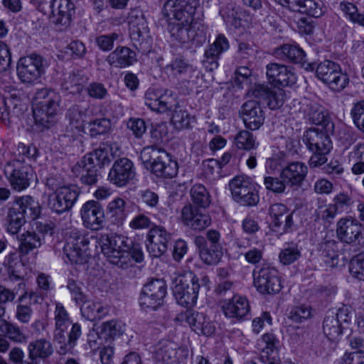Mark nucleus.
Wrapping results in <instances>:
<instances>
[{"mask_svg":"<svg viewBox=\"0 0 364 364\" xmlns=\"http://www.w3.org/2000/svg\"><path fill=\"white\" fill-rule=\"evenodd\" d=\"M82 316L89 321L101 319L108 310L99 303L85 301L80 308Z\"/></svg>","mask_w":364,"mask_h":364,"instance_id":"nucleus-44","label":"nucleus"},{"mask_svg":"<svg viewBox=\"0 0 364 364\" xmlns=\"http://www.w3.org/2000/svg\"><path fill=\"white\" fill-rule=\"evenodd\" d=\"M54 315V340L60 345L58 353L65 355L75 346L82 334L81 326L77 323H72L68 311L60 303L55 304Z\"/></svg>","mask_w":364,"mask_h":364,"instance_id":"nucleus-2","label":"nucleus"},{"mask_svg":"<svg viewBox=\"0 0 364 364\" xmlns=\"http://www.w3.org/2000/svg\"><path fill=\"white\" fill-rule=\"evenodd\" d=\"M286 183L282 178L272 176H266L264 178V186L265 188L274 193H282L285 191Z\"/></svg>","mask_w":364,"mask_h":364,"instance_id":"nucleus-63","label":"nucleus"},{"mask_svg":"<svg viewBox=\"0 0 364 364\" xmlns=\"http://www.w3.org/2000/svg\"><path fill=\"white\" fill-rule=\"evenodd\" d=\"M153 165L150 171L155 174L157 177L171 178L177 175L178 173V163L170 159L169 155L164 151L162 156Z\"/></svg>","mask_w":364,"mask_h":364,"instance_id":"nucleus-31","label":"nucleus"},{"mask_svg":"<svg viewBox=\"0 0 364 364\" xmlns=\"http://www.w3.org/2000/svg\"><path fill=\"white\" fill-rule=\"evenodd\" d=\"M164 150L159 149L156 146H149L143 148L140 154V159L146 167V168L150 170L153 165L162 156V153H164Z\"/></svg>","mask_w":364,"mask_h":364,"instance_id":"nucleus-47","label":"nucleus"},{"mask_svg":"<svg viewBox=\"0 0 364 364\" xmlns=\"http://www.w3.org/2000/svg\"><path fill=\"white\" fill-rule=\"evenodd\" d=\"M145 104L151 110L164 113L172 110L173 107L177 105V98L172 92L157 97L153 90H148L145 95Z\"/></svg>","mask_w":364,"mask_h":364,"instance_id":"nucleus-25","label":"nucleus"},{"mask_svg":"<svg viewBox=\"0 0 364 364\" xmlns=\"http://www.w3.org/2000/svg\"><path fill=\"white\" fill-rule=\"evenodd\" d=\"M338 238L348 244L358 243L363 238V228L356 219L352 218H341L336 225Z\"/></svg>","mask_w":364,"mask_h":364,"instance_id":"nucleus-16","label":"nucleus"},{"mask_svg":"<svg viewBox=\"0 0 364 364\" xmlns=\"http://www.w3.org/2000/svg\"><path fill=\"white\" fill-rule=\"evenodd\" d=\"M46 60L37 53L21 58L17 63V75L24 83L36 81L45 73Z\"/></svg>","mask_w":364,"mask_h":364,"instance_id":"nucleus-7","label":"nucleus"},{"mask_svg":"<svg viewBox=\"0 0 364 364\" xmlns=\"http://www.w3.org/2000/svg\"><path fill=\"white\" fill-rule=\"evenodd\" d=\"M171 38L181 44L192 42L201 45L205 41V33L203 26L196 22H172L168 26Z\"/></svg>","mask_w":364,"mask_h":364,"instance_id":"nucleus-5","label":"nucleus"},{"mask_svg":"<svg viewBox=\"0 0 364 364\" xmlns=\"http://www.w3.org/2000/svg\"><path fill=\"white\" fill-rule=\"evenodd\" d=\"M7 230L11 234H16L26 222V217L19 212L16 206L9 208L8 215Z\"/></svg>","mask_w":364,"mask_h":364,"instance_id":"nucleus-48","label":"nucleus"},{"mask_svg":"<svg viewBox=\"0 0 364 364\" xmlns=\"http://www.w3.org/2000/svg\"><path fill=\"white\" fill-rule=\"evenodd\" d=\"M317 77L336 91L343 90L348 83L347 75L341 72V66L331 60L320 63L316 69Z\"/></svg>","mask_w":364,"mask_h":364,"instance_id":"nucleus-8","label":"nucleus"},{"mask_svg":"<svg viewBox=\"0 0 364 364\" xmlns=\"http://www.w3.org/2000/svg\"><path fill=\"white\" fill-rule=\"evenodd\" d=\"M50 21L55 25L68 26L75 5L70 0H52L50 5Z\"/></svg>","mask_w":364,"mask_h":364,"instance_id":"nucleus-24","label":"nucleus"},{"mask_svg":"<svg viewBox=\"0 0 364 364\" xmlns=\"http://www.w3.org/2000/svg\"><path fill=\"white\" fill-rule=\"evenodd\" d=\"M333 203L341 213H348L354 204L352 191L339 192L334 196Z\"/></svg>","mask_w":364,"mask_h":364,"instance_id":"nucleus-52","label":"nucleus"},{"mask_svg":"<svg viewBox=\"0 0 364 364\" xmlns=\"http://www.w3.org/2000/svg\"><path fill=\"white\" fill-rule=\"evenodd\" d=\"M350 272L354 277L360 281H364V252L351 259Z\"/></svg>","mask_w":364,"mask_h":364,"instance_id":"nucleus-62","label":"nucleus"},{"mask_svg":"<svg viewBox=\"0 0 364 364\" xmlns=\"http://www.w3.org/2000/svg\"><path fill=\"white\" fill-rule=\"evenodd\" d=\"M171 111L173 114L171 118V123L177 130L188 129L191 127V122H194V119L181 107L178 101L177 105L174 106Z\"/></svg>","mask_w":364,"mask_h":364,"instance_id":"nucleus-43","label":"nucleus"},{"mask_svg":"<svg viewBox=\"0 0 364 364\" xmlns=\"http://www.w3.org/2000/svg\"><path fill=\"white\" fill-rule=\"evenodd\" d=\"M276 53L283 59L302 66L306 63L304 51L296 45L284 44L277 49Z\"/></svg>","mask_w":364,"mask_h":364,"instance_id":"nucleus-36","label":"nucleus"},{"mask_svg":"<svg viewBox=\"0 0 364 364\" xmlns=\"http://www.w3.org/2000/svg\"><path fill=\"white\" fill-rule=\"evenodd\" d=\"M190 194L192 201L196 205L204 208L209 206L210 196L205 187L202 184L194 185L190 191Z\"/></svg>","mask_w":364,"mask_h":364,"instance_id":"nucleus-51","label":"nucleus"},{"mask_svg":"<svg viewBox=\"0 0 364 364\" xmlns=\"http://www.w3.org/2000/svg\"><path fill=\"white\" fill-rule=\"evenodd\" d=\"M67 117L69 119L70 129L74 133L80 132L84 128V114L77 107H73L69 109Z\"/></svg>","mask_w":364,"mask_h":364,"instance_id":"nucleus-57","label":"nucleus"},{"mask_svg":"<svg viewBox=\"0 0 364 364\" xmlns=\"http://www.w3.org/2000/svg\"><path fill=\"white\" fill-rule=\"evenodd\" d=\"M234 143L238 149L250 151L257 147L253 134L246 130L240 131L235 135Z\"/></svg>","mask_w":364,"mask_h":364,"instance_id":"nucleus-53","label":"nucleus"},{"mask_svg":"<svg viewBox=\"0 0 364 364\" xmlns=\"http://www.w3.org/2000/svg\"><path fill=\"white\" fill-rule=\"evenodd\" d=\"M228 48L229 43L227 38L223 35H219L215 41L205 52L203 63L206 69L210 71L216 69L218 66L217 60L218 56Z\"/></svg>","mask_w":364,"mask_h":364,"instance_id":"nucleus-27","label":"nucleus"},{"mask_svg":"<svg viewBox=\"0 0 364 364\" xmlns=\"http://www.w3.org/2000/svg\"><path fill=\"white\" fill-rule=\"evenodd\" d=\"M171 240V234L163 227H151L147 234L146 248L152 257H159L164 255Z\"/></svg>","mask_w":364,"mask_h":364,"instance_id":"nucleus-18","label":"nucleus"},{"mask_svg":"<svg viewBox=\"0 0 364 364\" xmlns=\"http://www.w3.org/2000/svg\"><path fill=\"white\" fill-rule=\"evenodd\" d=\"M350 115L357 129L364 133V100L354 104Z\"/></svg>","mask_w":364,"mask_h":364,"instance_id":"nucleus-61","label":"nucleus"},{"mask_svg":"<svg viewBox=\"0 0 364 364\" xmlns=\"http://www.w3.org/2000/svg\"><path fill=\"white\" fill-rule=\"evenodd\" d=\"M318 252L323 262L329 267H335L338 264V247L334 240H328L320 244Z\"/></svg>","mask_w":364,"mask_h":364,"instance_id":"nucleus-40","label":"nucleus"},{"mask_svg":"<svg viewBox=\"0 0 364 364\" xmlns=\"http://www.w3.org/2000/svg\"><path fill=\"white\" fill-rule=\"evenodd\" d=\"M0 333L16 343H23L26 340V335L16 324L5 319L0 320Z\"/></svg>","mask_w":364,"mask_h":364,"instance_id":"nucleus-42","label":"nucleus"},{"mask_svg":"<svg viewBox=\"0 0 364 364\" xmlns=\"http://www.w3.org/2000/svg\"><path fill=\"white\" fill-rule=\"evenodd\" d=\"M250 304L247 299L240 295H235L223 305V310L225 316L242 319L250 311Z\"/></svg>","mask_w":364,"mask_h":364,"instance_id":"nucleus-28","label":"nucleus"},{"mask_svg":"<svg viewBox=\"0 0 364 364\" xmlns=\"http://www.w3.org/2000/svg\"><path fill=\"white\" fill-rule=\"evenodd\" d=\"M285 92L279 87L270 89L266 100L270 109H274L281 107L285 101Z\"/></svg>","mask_w":364,"mask_h":364,"instance_id":"nucleus-59","label":"nucleus"},{"mask_svg":"<svg viewBox=\"0 0 364 364\" xmlns=\"http://www.w3.org/2000/svg\"><path fill=\"white\" fill-rule=\"evenodd\" d=\"M111 127V122L105 118L96 119L90 122L87 129L92 136L105 134L109 132Z\"/></svg>","mask_w":364,"mask_h":364,"instance_id":"nucleus-58","label":"nucleus"},{"mask_svg":"<svg viewBox=\"0 0 364 364\" xmlns=\"http://www.w3.org/2000/svg\"><path fill=\"white\" fill-rule=\"evenodd\" d=\"M260 360L264 364H281L276 347H264L261 351Z\"/></svg>","mask_w":364,"mask_h":364,"instance_id":"nucleus-64","label":"nucleus"},{"mask_svg":"<svg viewBox=\"0 0 364 364\" xmlns=\"http://www.w3.org/2000/svg\"><path fill=\"white\" fill-rule=\"evenodd\" d=\"M27 350L32 364H39L41 360L46 359L53 354V348L50 341L39 338L30 342Z\"/></svg>","mask_w":364,"mask_h":364,"instance_id":"nucleus-29","label":"nucleus"},{"mask_svg":"<svg viewBox=\"0 0 364 364\" xmlns=\"http://www.w3.org/2000/svg\"><path fill=\"white\" fill-rule=\"evenodd\" d=\"M269 214L274 227L279 228L284 224L283 230L284 231L291 227L292 216L284 205L282 203L272 205L269 208Z\"/></svg>","mask_w":364,"mask_h":364,"instance_id":"nucleus-34","label":"nucleus"},{"mask_svg":"<svg viewBox=\"0 0 364 364\" xmlns=\"http://www.w3.org/2000/svg\"><path fill=\"white\" fill-rule=\"evenodd\" d=\"M180 319L188 323L192 330L198 335L210 336L216 330L215 323L203 313L187 310L180 315Z\"/></svg>","mask_w":364,"mask_h":364,"instance_id":"nucleus-20","label":"nucleus"},{"mask_svg":"<svg viewBox=\"0 0 364 364\" xmlns=\"http://www.w3.org/2000/svg\"><path fill=\"white\" fill-rule=\"evenodd\" d=\"M240 113L247 129L257 130L264 123V112L256 100H249L244 103Z\"/></svg>","mask_w":364,"mask_h":364,"instance_id":"nucleus-22","label":"nucleus"},{"mask_svg":"<svg viewBox=\"0 0 364 364\" xmlns=\"http://www.w3.org/2000/svg\"><path fill=\"white\" fill-rule=\"evenodd\" d=\"M135 176V171L132 161L127 158H121L114 161L109 175L108 179L117 186L127 185Z\"/></svg>","mask_w":364,"mask_h":364,"instance_id":"nucleus-21","label":"nucleus"},{"mask_svg":"<svg viewBox=\"0 0 364 364\" xmlns=\"http://www.w3.org/2000/svg\"><path fill=\"white\" fill-rule=\"evenodd\" d=\"M301 257V252L296 245H289L283 249L279 255L280 262L284 265H289L296 261Z\"/></svg>","mask_w":364,"mask_h":364,"instance_id":"nucleus-60","label":"nucleus"},{"mask_svg":"<svg viewBox=\"0 0 364 364\" xmlns=\"http://www.w3.org/2000/svg\"><path fill=\"white\" fill-rule=\"evenodd\" d=\"M295 12L318 18L324 14L323 3L321 0H297Z\"/></svg>","mask_w":364,"mask_h":364,"instance_id":"nucleus-41","label":"nucleus"},{"mask_svg":"<svg viewBox=\"0 0 364 364\" xmlns=\"http://www.w3.org/2000/svg\"><path fill=\"white\" fill-rule=\"evenodd\" d=\"M162 13L176 22L192 23L195 8L188 0H168L164 4Z\"/></svg>","mask_w":364,"mask_h":364,"instance_id":"nucleus-15","label":"nucleus"},{"mask_svg":"<svg viewBox=\"0 0 364 364\" xmlns=\"http://www.w3.org/2000/svg\"><path fill=\"white\" fill-rule=\"evenodd\" d=\"M166 294V285L162 279H152L142 289L139 305L143 309L156 310L164 304Z\"/></svg>","mask_w":364,"mask_h":364,"instance_id":"nucleus-11","label":"nucleus"},{"mask_svg":"<svg viewBox=\"0 0 364 364\" xmlns=\"http://www.w3.org/2000/svg\"><path fill=\"white\" fill-rule=\"evenodd\" d=\"M253 277L255 287L262 294H275L282 288L279 273L274 267L256 268L253 271Z\"/></svg>","mask_w":364,"mask_h":364,"instance_id":"nucleus-10","label":"nucleus"},{"mask_svg":"<svg viewBox=\"0 0 364 364\" xmlns=\"http://www.w3.org/2000/svg\"><path fill=\"white\" fill-rule=\"evenodd\" d=\"M125 205L126 202L124 200L118 197L108 203L107 211L113 223L117 225L123 224L127 217Z\"/></svg>","mask_w":364,"mask_h":364,"instance_id":"nucleus-39","label":"nucleus"},{"mask_svg":"<svg viewBox=\"0 0 364 364\" xmlns=\"http://www.w3.org/2000/svg\"><path fill=\"white\" fill-rule=\"evenodd\" d=\"M84 161H87L97 168H102L110 162L108 156V149L105 148H99L82 158Z\"/></svg>","mask_w":364,"mask_h":364,"instance_id":"nucleus-49","label":"nucleus"},{"mask_svg":"<svg viewBox=\"0 0 364 364\" xmlns=\"http://www.w3.org/2000/svg\"><path fill=\"white\" fill-rule=\"evenodd\" d=\"M43 240V237L38 233L27 231L19 237L18 251L22 255H26L33 250L39 248Z\"/></svg>","mask_w":364,"mask_h":364,"instance_id":"nucleus-37","label":"nucleus"},{"mask_svg":"<svg viewBox=\"0 0 364 364\" xmlns=\"http://www.w3.org/2000/svg\"><path fill=\"white\" fill-rule=\"evenodd\" d=\"M220 15L227 26L230 28H238L242 25L240 14L237 9L232 5H228L220 10Z\"/></svg>","mask_w":364,"mask_h":364,"instance_id":"nucleus-50","label":"nucleus"},{"mask_svg":"<svg viewBox=\"0 0 364 364\" xmlns=\"http://www.w3.org/2000/svg\"><path fill=\"white\" fill-rule=\"evenodd\" d=\"M200 258L205 264L208 265L218 264L223 255V249L218 247L208 246L200 251Z\"/></svg>","mask_w":364,"mask_h":364,"instance_id":"nucleus-54","label":"nucleus"},{"mask_svg":"<svg viewBox=\"0 0 364 364\" xmlns=\"http://www.w3.org/2000/svg\"><path fill=\"white\" fill-rule=\"evenodd\" d=\"M323 330L325 335L331 341L337 339L342 333L341 321L334 316V313L327 315L323 323Z\"/></svg>","mask_w":364,"mask_h":364,"instance_id":"nucleus-45","label":"nucleus"},{"mask_svg":"<svg viewBox=\"0 0 364 364\" xmlns=\"http://www.w3.org/2000/svg\"><path fill=\"white\" fill-rule=\"evenodd\" d=\"M333 133L318 128H310L304 132L303 141L312 152L309 161L311 167L320 166L327 161L326 155L333 147L330 138Z\"/></svg>","mask_w":364,"mask_h":364,"instance_id":"nucleus-4","label":"nucleus"},{"mask_svg":"<svg viewBox=\"0 0 364 364\" xmlns=\"http://www.w3.org/2000/svg\"><path fill=\"white\" fill-rule=\"evenodd\" d=\"M129 33L149 29L147 22L141 11H132L128 16Z\"/></svg>","mask_w":364,"mask_h":364,"instance_id":"nucleus-56","label":"nucleus"},{"mask_svg":"<svg viewBox=\"0 0 364 364\" xmlns=\"http://www.w3.org/2000/svg\"><path fill=\"white\" fill-rule=\"evenodd\" d=\"M60 96L53 90L43 88L35 95L33 114L36 124L42 129H49L56 122Z\"/></svg>","mask_w":364,"mask_h":364,"instance_id":"nucleus-3","label":"nucleus"},{"mask_svg":"<svg viewBox=\"0 0 364 364\" xmlns=\"http://www.w3.org/2000/svg\"><path fill=\"white\" fill-rule=\"evenodd\" d=\"M88 77L82 71L74 70L65 77L62 87L70 94H80L88 83Z\"/></svg>","mask_w":364,"mask_h":364,"instance_id":"nucleus-33","label":"nucleus"},{"mask_svg":"<svg viewBox=\"0 0 364 364\" xmlns=\"http://www.w3.org/2000/svg\"><path fill=\"white\" fill-rule=\"evenodd\" d=\"M301 109L313 124L321 126V129L326 132H333L334 124L331 120L328 113L317 102L306 100L302 103Z\"/></svg>","mask_w":364,"mask_h":364,"instance_id":"nucleus-19","label":"nucleus"},{"mask_svg":"<svg viewBox=\"0 0 364 364\" xmlns=\"http://www.w3.org/2000/svg\"><path fill=\"white\" fill-rule=\"evenodd\" d=\"M38 154L36 146L29 145L26 146L23 143H19L15 152V159L12 161H18L23 164H26V159L35 160Z\"/></svg>","mask_w":364,"mask_h":364,"instance_id":"nucleus-55","label":"nucleus"},{"mask_svg":"<svg viewBox=\"0 0 364 364\" xmlns=\"http://www.w3.org/2000/svg\"><path fill=\"white\" fill-rule=\"evenodd\" d=\"M16 208L29 219L35 220L41 214V208L39 203L30 196L18 198L16 200Z\"/></svg>","mask_w":364,"mask_h":364,"instance_id":"nucleus-35","label":"nucleus"},{"mask_svg":"<svg viewBox=\"0 0 364 364\" xmlns=\"http://www.w3.org/2000/svg\"><path fill=\"white\" fill-rule=\"evenodd\" d=\"M80 215L86 228L97 231L103 228L105 212L99 202L92 200L87 201L81 208Z\"/></svg>","mask_w":364,"mask_h":364,"instance_id":"nucleus-17","label":"nucleus"},{"mask_svg":"<svg viewBox=\"0 0 364 364\" xmlns=\"http://www.w3.org/2000/svg\"><path fill=\"white\" fill-rule=\"evenodd\" d=\"M266 75L271 84L288 86L295 83L296 76L287 65L277 63H270L266 66Z\"/></svg>","mask_w":364,"mask_h":364,"instance_id":"nucleus-23","label":"nucleus"},{"mask_svg":"<svg viewBox=\"0 0 364 364\" xmlns=\"http://www.w3.org/2000/svg\"><path fill=\"white\" fill-rule=\"evenodd\" d=\"M154 359L159 364H175L176 350L173 343L168 341L161 343L155 350Z\"/></svg>","mask_w":364,"mask_h":364,"instance_id":"nucleus-38","label":"nucleus"},{"mask_svg":"<svg viewBox=\"0 0 364 364\" xmlns=\"http://www.w3.org/2000/svg\"><path fill=\"white\" fill-rule=\"evenodd\" d=\"M98 170L99 168L87 161H84L82 159L72 168L73 173L80 178L82 183L87 186L97 183L99 176Z\"/></svg>","mask_w":364,"mask_h":364,"instance_id":"nucleus-32","label":"nucleus"},{"mask_svg":"<svg viewBox=\"0 0 364 364\" xmlns=\"http://www.w3.org/2000/svg\"><path fill=\"white\" fill-rule=\"evenodd\" d=\"M110 66L123 68L133 65L136 61L134 51L128 47H117L106 59Z\"/></svg>","mask_w":364,"mask_h":364,"instance_id":"nucleus-30","label":"nucleus"},{"mask_svg":"<svg viewBox=\"0 0 364 364\" xmlns=\"http://www.w3.org/2000/svg\"><path fill=\"white\" fill-rule=\"evenodd\" d=\"M229 187L234 200L238 203L245 206H253L259 202V196L247 177H235L230 181Z\"/></svg>","mask_w":364,"mask_h":364,"instance_id":"nucleus-12","label":"nucleus"},{"mask_svg":"<svg viewBox=\"0 0 364 364\" xmlns=\"http://www.w3.org/2000/svg\"><path fill=\"white\" fill-rule=\"evenodd\" d=\"M78 196L79 191L75 186L63 188L49 195L48 206L53 212L61 214L72 208Z\"/></svg>","mask_w":364,"mask_h":364,"instance_id":"nucleus-14","label":"nucleus"},{"mask_svg":"<svg viewBox=\"0 0 364 364\" xmlns=\"http://www.w3.org/2000/svg\"><path fill=\"white\" fill-rule=\"evenodd\" d=\"M130 38L132 45L142 53H147L151 48V39L149 36V29L131 32Z\"/></svg>","mask_w":364,"mask_h":364,"instance_id":"nucleus-46","label":"nucleus"},{"mask_svg":"<svg viewBox=\"0 0 364 364\" xmlns=\"http://www.w3.org/2000/svg\"><path fill=\"white\" fill-rule=\"evenodd\" d=\"M210 279L205 274L197 277L191 271L175 274L172 277L171 289L178 302L189 308L196 304L200 288L208 289Z\"/></svg>","mask_w":364,"mask_h":364,"instance_id":"nucleus-1","label":"nucleus"},{"mask_svg":"<svg viewBox=\"0 0 364 364\" xmlns=\"http://www.w3.org/2000/svg\"><path fill=\"white\" fill-rule=\"evenodd\" d=\"M102 252L112 264L119 265L129 251L132 241L122 235H102L100 239Z\"/></svg>","mask_w":364,"mask_h":364,"instance_id":"nucleus-6","label":"nucleus"},{"mask_svg":"<svg viewBox=\"0 0 364 364\" xmlns=\"http://www.w3.org/2000/svg\"><path fill=\"white\" fill-rule=\"evenodd\" d=\"M90 239L77 230H72L67 239L63 252L68 259L75 264L85 263L89 257L88 245Z\"/></svg>","mask_w":364,"mask_h":364,"instance_id":"nucleus-9","label":"nucleus"},{"mask_svg":"<svg viewBox=\"0 0 364 364\" xmlns=\"http://www.w3.org/2000/svg\"><path fill=\"white\" fill-rule=\"evenodd\" d=\"M308 171L307 166L302 162L294 161L287 165L280 173V177L291 186H300Z\"/></svg>","mask_w":364,"mask_h":364,"instance_id":"nucleus-26","label":"nucleus"},{"mask_svg":"<svg viewBox=\"0 0 364 364\" xmlns=\"http://www.w3.org/2000/svg\"><path fill=\"white\" fill-rule=\"evenodd\" d=\"M4 173L14 189L21 191L30 184L33 170L30 165L18 161H8L4 166Z\"/></svg>","mask_w":364,"mask_h":364,"instance_id":"nucleus-13","label":"nucleus"}]
</instances>
